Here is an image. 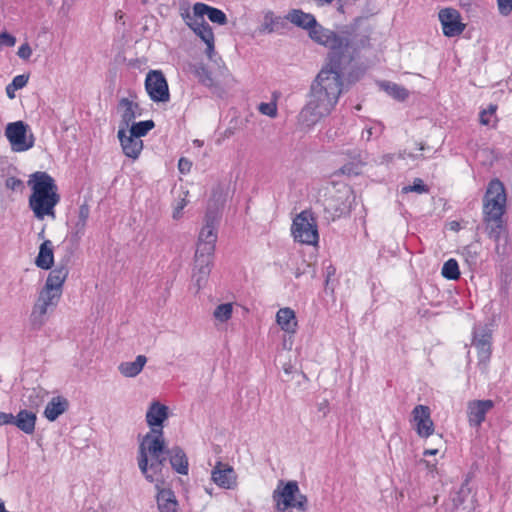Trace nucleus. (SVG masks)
<instances>
[{"label":"nucleus","mask_w":512,"mask_h":512,"mask_svg":"<svg viewBox=\"0 0 512 512\" xmlns=\"http://www.w3.org/2000/svg\"><path fill=\"white\" fill-rule=\"evenodd\" d=\"M352 60V55L327 58L311 84L309 101L300 112V119L306 126L316 124L335 108L343 92L342 77Z\"/></svg>","instance_id":"1"},{"label":"nucleus","mask_w":512,"mask_h":512,"mask_svg":"<svg viewBox=\"0 0 512 512\" xmlns=\"http://www.w3.org/2000/svg\"><path fill=\"white\" fill-rule=\"evenodd\" d=\"M506 201L503 183L499 179L491 180L483 198V221L489 238L497 244L507 235V225L503 219Z\"/></svg>","instance_id":"2"},{"label":"nucleus","mask_w":512,"mask_h":512,"mask_svg":"<svg viewBox=\"0 0 512 512\" xmlns=\"http://www.w3.org/2000/svg\"><path fill=\"white\" fill-rule=\"evenodd\" d=\"M27 183L32 190L29 207L34 216L39 220L46 216L55 218V207L60 202L55 180L47 172L37 171L30 175Z\"/></svg>","instance_id":"3"},{"label":"nucleus","mask_w":512,"mask_h":512,"mask_svg":"<svg viewBox=\"0 0 512 512\" xmlns=\"http://www.w3.org/2000/svg\"><path fill=\"white\" fill-rule=\"evenodd\" d=\"M273 500L279 511H285L288 508H295L299 511H305L307 509V497L300 493L296 481L284 483L281 480L273 492Z\"/></svg>","instance_id":"4"},{"label":"nucleus","mask_w":512,"mask_h":512,"mask_svg":"<svg viewBox=\"0 0 512 512\" xmlns=\"http://www.w3.org/2000/svg\"><path fill=\"white\" fill-rule=\"evenodd\" d=\"M291 232L294 240L307 245H316L319 240L317 219L311 210H303L293 219Z\"/></svg>","instance_id":"5"},{"label":"nucleus","mask_w":512,"mask_h":512,"mask_svg":"<svg viewBox=\"0 0 512 512\" xmlns=\"http://www.w3.org/2000/svg\"><path fill=\"white\" fill-rule=\"evenodd\" d=\"M166 447L162 428H152L140 442L138 448V466L141 472H146L147 458L166 454Z\"/></svg>","instance_id":"6"},{"label":"nucleus","mask_w":512,"mask_h":512,"mask_svg":"<svg viewBox=\"0 0 512 512\" xmlns=\"http://www.w3.org/2000/svg\"><path fill=\"white\" fill-rule=\"evenodd\" d=\"M308 31H309V36L311 37V39H313L315 42L322 44L330 49L328 58H331L334 55H336V56H350L351 55L349 53L348 39L343 38L341 35L323 28L317 22Z\"/></svg>","instance_id":"7"},{"label":"nucleus","mask_w":512,"mask_h":512,"mask_svg":"<svg viewBox=\"0 0 512 512\" xmlns=\"http://www.w3.org/2000/svg\"><path fill=\"white\" fill-rule=\"evenodd\" d=\"M60 299L51 292L40 290L29 317L32 329L40 330L46 324L48 313L57 307Z\"/></svg>","instance_id":"8"},{"label":"nucleus","mask_w":512,"mask_h":512,"mask_svg":"<svg viewBox=\"0 0 512 512\" xmlns=\"http://www.w3.org/2000/svg\"><path fill=\"white\" fill-rule=\"evenodd\" d=\"M5 136L14 152H24L31 149L35 143V137L29 125L19 120L8 123L5 128Z\"/></svg>","instance_id":"9"},{"label":"nucleus","mask_w":512,"mask_h":512,"mask_svg":"<svg viewBox=\"0 0 512 512\" xmlns=\"http://www.w3.org/2000/svg\"><path fill=\"white\" fill-rule=\"evenodd\" d=\"M145 89L154 102L166 103L170 100L168 83L160 70H151L147 73Z\"/></svg>","instance_id":"10"},{"label":"nucleus","mask_w":512,"mask_h":512,"mask_svg":"<svg viewBox=\"0 0 512 512\" xmlns=\"http://www.w3.org/2000/svg\"><path fill=\"white\" fill-rule=\"evenodd\" d=\"M218 221L219 216L217 212L207 211L205 215V224L199 233L197 242V248H200V251L206 253L215 251Z\"/></svg>","instance_id":"11"},{"label":"nucleus","mask_w":512,"mask_h":512,"mask_svg":"<svg viewBox=\"0 0 512 512\" xmlns=\"http://www.w3.org/2000/svg\"><path fill=\"white\" fill-rule=\"evenodd\" d=\"M492 334L489 330L482 328L473 332V346L477 349V366L482 372H486L492 355Z\"/></svg>","instance_id":"12"},{"label":"nucleus","mask_w":512,"mask_h":512,"mask_svg":"<svg viewBox=\"0 0 512 512\" xmlns=\"http://www.w3.org/2000/svg\"><path fill=\"white\" fill-rule=\"evenodd\" d=\"M411 422L419 437L428 438L434 433L435 425L431 418V409L426 405H416L411 412Z\"/></svg>","instance_id":"13"},{"label":"nucleus","mask_w":512,"mask_h":512,"mask_svg":"<svg viewBox=\"0 0 512 512\" xmlns=\"http://www.w3.org/2000/svg\"><path fill=\"white\" fill-rule=\"evenodd\" d=\"M343 33L345 36L342 37L348 39L349 48L357 50L369 46L371 29L363 19H356Z\"/></svg>","instance_id":"14"},{"label":"nucleus","mask_w":512,"mask_h":512,"mask_svg":"<svg viewBox=\"0 0 512 512\" xmlns=\"http://www.w3.org/2000/svg\"><path fill=\"white\" fill-rule=\"evenodd\" d=\"M211 480L220 488L233 490L238 485V475L234 468L222 461H217L211 470Z\"/></svg>","instance_id":"15"},{"label":"nucleus","mask_w":512,"mask_h":512,"mask_svg":"<svg viewBox=\"0 0 512 512\" xmlns=\"http://www.w3.org/2000/svg\"><path fill=\"white\" fill-rule=\"evenodd\" d=\"M349 190H337L333 195H330L324 200V210L331 217L332 220L349 213L350 202L348 201Z\"/></svg>","instance_id":"16"},{"label":"nucleus","mask_w":512,"mask_h":512,"mask_svg":"<svg viewBox=\"0 0 512 512\" xmlns=\"http://www.w3.org/2000/svg\"><path fill=\"white\" fill-rule=\"evenodd\" d=\"M439 20L442 25L443 34L447 37L460 35L466 25L461 22L460 13L454 8H444L439 11Z\"/></svg>","instance_id":"17"},{"label":"nucleus","mask_w":512,"mask_h":512,"mask_svg":"<svg viewBox=\"0 0 512 512\" xmlns=\"http://www.w3.org/2000/svg\"><path fill=\"white\" fill-rule=\"evenodd\" d=\"M214 252H203L200 248L196 249L194 259V277L196 284L200 288L205 282L211 272L213 265Z\"/></svg>","instance_id":"18"},{"label":"nucleus","mask_w":512,"mask_h":512,"mask_svg":"<svg viewBox=\"0 0 512 512\" xmlns=\"http://www.w3.org/2000/svg\"><path fill=\"white\" fill-rule=\"evenodd\" d=\"M494 407V402L487 400H472L467 404V417L469 425L480 427L486 419V415Z\"/></svg>","instance_id":"19"},{"label":"nucleus","mask_w":512,"mask_h":512,"mask_svg":"<svg viewBox=\"0 0 512 512\" xmlns=\"http://www.w3.org/2000/svg\"><path fill=\"white\" fill-rule=\"evenodd\" d=\"M69 274L66 264L56 266L48 275L46 283L42 290L51 292L61 298L63 293V285Z\"/></svg>","instance_id":"20"},{"label":"nucleus","mask_w":512,"mask_h":512,"mask_svg":"<svg viewBox=\"0 0 512 512\" xmlns=\"http://www.w3.org/2000/svg\"><path fill=\"white\" fill-rule=\"evenodd\" d=\"M164 481L155 484L157 490L156 502L160 512H180L179 503L174 491L163 487Z\"/></svg>","instance_id":"21"},{"label":"nucleus","mask_w":512,"mask_h":512,"mask_svg":"<svg viewBox=\"0 0 512 512\" xmlns=\"http://www.w3.org/2000/svg\"><path fill=\"white\" fill-rule=\"evenodd\" d=\"M118 138L123 150V153L135 160L139 157L142 149H143V141L138 139L131 134L129 136L126 135V130L119 129Z\"/></svg>","instance_id":"22"},{"label":"nucleus","mask_w":512,"mask_h":512,"mask_svg":"<svg viewBox=\"0 0 512 512\" xmlns=\"http://www.w3.org/2000/svg\"><path fill=\"white\" fill-rule=\"evenodd\" d=\"M118 109L121 111L120 129L127 130L136 116L141 115L139 105L128 98H122L119 101Z\"/></svg>","instance_id":"23"},{"label":"nucleus","mask_w":512,"mask_h":512,"mask_svg":"<svg viewBox=\"0 0 512 512\" xmlns=\"http://www.w3.org/2000/svg\"><path fill=\"white\" fill-rule=\"evenodd\" d=\"M172 469L181 475H187L189 471V462L184 450L179 446H174L166 451Z\"/></svg>","instance_id":"24"},{"label":"nucleus","mask_w":512,"mask_h":512,"mask_svg":"<svg viewBox=\"0 0 512 512\" xmlns=\"http://www.w3.org/2000/svg\"><path fill=\"white\" fill-rule=\"evenodd\" d=\"M166 460V454L147 458L146 472H141L145 479L151 483L155 482L161 484L162 480H160L158 476L162 473Z\"/></svg>","instance_id":"25"},{"label":"nucleus","mask_w":512,"mask_h":512,"mask_svg":"<svg viewBox=\"0 0 512 512\" xmlns=\"http://www.w3.org/2000/svg\"><path fill=\"white\" fill-rule=\"evenodd\" d=\"M37 416L34 412L26 409L20 410L9 424L15 425L26 434H33L35 431Z\"/></svg>","instance_id":"26"},{"label":"nucleus","mask_w":512,"mask_h":512,"mask_svg":"<svg viewBox=\"0 0 512 512\" xmlns=\"http://www.w3.org/2000/svg\"><path fill=\"white\" fill-rule=\"evenodd\" d=\"M168 418V408L159 402H154L146 413V421L152 428H162L163 422Z\"/></svg>","instance_id":"27"},{"label":"nucleus","mask_w":512,"mask_h":512,"mask_svg":"<svg viewBox=\"0 0 512 512\" xmlns=\"http://www.w3.org/2000/svg\"><path fill=\"white\" fill-rule=\"evenodd\" d=\"M193 10L198 15H207L209 20L213 23H217L219 25L227 24V16L220 9L211 7L205 3L197 2L194 4Z\"/></svg>","instance_id":"28"},{"label":"nucleus","mask_w":512,"mask_h":512,"mask_svg":"<svg viewBox=\"0 0 512 512\" xmlns=\"http://www.w3.org/2000/svg\"><path fill=\"white\" fill-rule=\"evenodd\" d=\"M286 19L290 21L292 24L306 30H309L316 24V18L314 17V15L306 13L300 9L291 10L287 14Z\"/></svg>","instance_id":"29"},{"label":"nucleus","mask_w":512,"mask_h":512,"mask_svg":"<svg viewBox=\"0 0 512 512\" xmlns=\"http://www.w3.org/2000/svg\"><path fill=\"white\" fill-rule=\"evenodd\" d=\"M68 400L64 397H53L47 404L44 415L49 421H55L61 414L68 409Z\"/></svg>","instance_id":"30"},{"label":"nucleus","mask_w":512,"mask_h":512,"mask_svg":"<svg viewBox=\"0 0 512 512\" xmlns=\"http://www.w3.org/2000/svg\"><path fill=\"white\" fill-rule=\"evenodd\" d=\"M276 321L282 330L295 333L297 320L295 312L290 308H281L276 314Z\"/></svg>","instance_id":"31"},{"label":"nucleus","mask_w":512,"mask_h":512,"mask_svg":"<svg viewBox=\"0 0 512 512\" xmlns=\"http://www.w3.org/2000/svg\"><path fill=\"white\" fill-rule=\"evenodd\" d=\"M54 262L53 244L50 240H45L39 248L38 256L36 257V265L44 270L52 267Z\"/></svg>","instance_id":"32"},{"label":"nucleus","mask_w":512,"mask_h":512,"mask_svg":"<svg viewBox=\"0 0 512 512\" xmlns=\"http://www.w3.org/2000/svg\"><path fill=\"white\" fill-rule=\"evenodd\" d=\"M146 362L147 358L144 355H138L135 361L122 362L118 369L120 373L125 377H135L142 371Z\"/></svg>","instance_id":"33"},{"label":"nucleus","mask_w":512,"mask_h":512,"mask_svg":"<svg viewBox=\"0 0 512 512\" xmlns=\"http://www.w3.org/2000/svg\"><path fill=\"white\" fill-rule=\"evenodd\" d=\"M192 73L198 79V81L201 84H203L204 86H206V87H212L213 86L214 81H213V78L211 76V73H210V71L208 70V68L204 64H202V63L195 64L192 67Z\"/></svg>","instance_id":"34"},{"label":"nucleus","mask_w":512,"mask_h":512,"mask_svg":"<svg viewBox=\"0 0 512 512\" xmlns=\"http://www.w3.org/2000/svg\"><path fill=\"white\" fill-rule=\"evenodd\" d=\"M155 126L152 120L140 121L137 123H132L130 127V134L138 139L140 137L145 136L151 129Z\"/></svg>","instance_id":"35"},{"label":"nucleus","mask_w":512,"mask_h":512,"mask_svg":"<svg viewBox=\"0 0 512 512\" xmlns=\"http://www.w3.org/2000/svg\"><path fill=\"white\" fill-rule=\"evenodd\" d=\"M442 275L449 280H457L460 278L458 262L455 259L447 260L442 267Z\"/></svg>","instance_id":"36"},{"label":"nucleus","mask_w":512,"mask_h":512,"mask_svg":"<svg viewBox=\"0 0 512 512\" xmlns=\"http://www.w3.org/2000/svg\"><path fill=\"white\" fill-rule=\"evenodd\" d=\"M89 215H90L89 205L86 203L80 205L79 210H78V219L75 223V230H76L77 234H79V233L82 234L84 232Z\"/></svg>","instance_id":"37"},{"label":"nucleus","mask_w":512,"mask_h":512,"mask_svg":"<svg viewBox=\"0 0 512 512\" xmlns=\"http://www.w3.org/2000/svg\"><path fill=\"white\" fill-rule=\"evenodd\" d=\"M384 88L390 96L399 101H404L409 96L406 88L395 83L388 82L384 85Z\"/></svg>","instance_id":"38"},{"label":"nucleus","mask_w":512,"mask_h":512,"mask_svg":"<svg viewBox=\"0 0 512 512\" xmlns=\"http://www.w3.org/2000/svg\"><path fill=\"white\" fill-rule=\"evenodd\" d=\"M233 313V305L231 303L220 304L214 310V317L216 320L224 323L227 322Z\"/></svg>","instance_id":"39"},{"label":"nucleus","mask_w":512,"mask_h":512,"mask_svg":"<svg viewBox=\"0 0 512 512\" xmlns=\"http://www.w3.org/2000/svg\"><path fill=\"white\" fill-rule=\"evenodd\" d=\"M363 162L360 159H354L352 162L344 164L340 168V173L347 176H357L361 173Z\"/></svg>","instance_id":"40"},{"label":"nucleus","mask_w":512,"mask_h":512,"mask_svg":"<svg viewBox=\"0 0 512 512\" xmlns=\"http://www.w3.org/2000/svg\"><path fill=\"white\" fill-rule=\"evenodd\" d=\"M194 33L199 36L207 46H212V41H214V34L212 28L207 22L202 24L197 29H194Z\"/></svg>","instance_id":"41"},{"label":"nucleus","mask_w":512,"mask_h":512,"mask_svg":"<svg viewBox=\"0 0 512 512\" xmlns=\"http://www.w3.org/2000/svg\"><path fill=\"white\" fill-rule=\"evenodd\" d=\"M182 17L185 21V23L194 31V29H197L202 24H204L206 21L204 20V15H198L196 12L193 11L191 14L189 11H186L185 14H182Z\"/></svg>","instance_id":"42"},{"label":"nucleus","mask_w":512,"mask_h":512,"mask_svg":"<svg viewBox=\"0 0 512 512\" xmlns=\"http://www.w3.org/2000/svg\"><path fill=\"white\" fill-rule=\"evenodd\" d=\"M383 132V126L381 124H374L370 127H366L361 134V138L366 141H370L373 137H379Z\"/></svg>","instance_id":"43"},{"label":"nucleus","mask_w":512,"mask_h":512,"mask_svg":"<svg viewBox=\"0 0 512 512\" xmlns=\"http://www.w3.org/2000/svg\"><path fill=\"white\" fill-rule=\"evenodd\" d=\"M403 192L404 193L416 192V193H419V194L428 193L429 192V187L423 182L422 179L416 178L413 181L412 185L403 187Z\"/></svg>","instance_id":"44"},{"label":"nucleus","mask_w":512,"mask_h":512,"mask_svg":"<svg viewBox=\"0 0 512 512\" xmlns=\"http://www.w3.org/2000/svg\"><path fill=\"white\" fill-rule=\"evenodd\" d=\"M497 105L490 104L487 109L480 112L479 120L482 125L488 126L492 122V117L495 116Z\"/></svg>","instance_id":"45"},{"label":"nucleus","mask_w":512,"mask_h":512,"mask_svg":"<svg viewBox=\"0 0 512 512\" xmlns=\"http://www.w3.org/2000/svg\"><path fill=\"white\" fill-rule=\"evenodd\" d=\"M279 17H274L272 13H268L264 17V22L262 24V31L267 33H272L275 31V26L280 23Z\"/></svg>","instance_id":"46"},{"label":"nucleus","mask_w":512,"mask_h":512,"mask_svg":"<svg viewBox=\"0 0 512 512\" xmlns=\"http://www.w3.org/2000/svg\"><path fill=\"white\" fill-rule=\"evenodd\" d=\"M258 109L263 115H267L272 118L277 116V105L274 102L260 103Z\"/></svg>","instance_id":"47"},{"label":"nucleus","mask_w":512,"mask_h":512,"mask_svg":"<svg viewBox=\"0 0 512 512\" xmlns=\"http://www.w3.org/2000/svg\"><path fill=\"white\" fill-rule=\"evenodd\" d=\"M183 194H184V197L180 198L174 207L173 219H175V220H178L182 217V211L188 204V200L186 199V197L188 196V191L184 192Z\"/></svg>","instance_id":"48"},{"label":"nucleus","mask_w":512,"mask_h":512,"mask_svg":"<svg viewBox=\"0 0 512 512\" xmlns=\"http://www.w3.org/2000/svg\"><path fill=\"white\" fill-rule=\"evenodd\" d=\"M497 7L502 16H509L512 13V0H497Z\"/></svg>","instance_id":"49"},{"label":"nucleus","mask_w":512,"mask_h":512,"mask_svg":"<svg viewBox=\"0 0 512 512\" xmlns=\"http://www.w3.org/2000/svg\"><path fill=\"white\" fill-rule=\"evenodd\" d=\"M29 76L28 75H17L13 78L10 83V87H13V90H19L26 86L28 83Z\"/></svg>","instance_id":"50"},{"label":"nucleus","mask_w":512,"mask_h":512,"mask_svg":"<svg viewBox=\"0 0 512 512\" xmlns=\"http://www.w3.org/2000/svg\"><path fill=\"white\" fill-rule=\"evenodd\" d=\"M15 43L16 38L13 35L7 32L0 33V46L13 47Z\"/></svg>","instance_id":"51"},{"label":"nucleus","mask_w":512,"mask_h":512,"mask_svg":"<svg viewBox=\"0 0 512 512\" xmlns=\"http://www.w3.org/2000/svg\"><path fill=\"white\" fill-rule=\"evenodd\" d=\"M5 186L10 190H18L23 188V181L16 177H8L5 181Z\"/></svg>","instance_id":"52"},{"label":"nucleus","mask_w":512,"mask_h":512,"mask_svg":"<svg viewBox=\"0 0 512 512\" xmlns=\"http://www.w3.org/2000/svg\"><path fill=\"white\" fill-rule=\"evenodd\" d=\"M336 273V268L332 265V264H329L327 267H326V275H325V289L328 290L330 289V281H331V278L335 275ZM334 291V287H331V292Z\"/></svg>","instance_id":"53"},{"label":"nucleus","mask_w":512,"mask_h":512,"mask_svg":"<svg viewBox=\"0 0 512 512\" xmlns=\"http://www.w3.org/2000/svg\"><path fill=\"white\" fill-rule=\"evenodd\" d=\"M17 54L20 58L27 60L32 55V49L28 43H24L19 47Z\"/></svg>","instance_id":"54"},{"label":"nucleus","mask_w":512,"mask_h":512,"mask_svg":"<svg viewBox=\"0 0 512 512\" xmlns=\"http://www.w3.org/2000/svg\"><path fill=\"white\" fill-rule=\"evenodd\" d=\"M191 162L185 158H181L178 162V168L181 173H186L190 171Z\"/></svg>","instance_id":"55"},{"label":"nucleus","mask_w":512,"mask_h":512,"mask_svg":"<svg viewBox=\"0 0 512 512\" xmlns=\"http://www.w3.org/2000/svg\"><path fill=\"white\" fill-rule=\"evenodd\" d=\"M13 419L12 413L0 412V426L9 424Z\"/></svg>","instance_id":"56"},{"label":"nucleus","mask_w":512,"mask_h":512,"mask_svg":"<svg viewBox=\"0 0 512 512\" xmlns=\"http://www.w3.org/2000/svg\"><path fill=\"white\" fill-rule=\"evenodd\" d=\"M406 157H409V158H412V159H416L417 156L412 154V153H407L406 150H403V151H400L398 154H397V158L398 159H405Z\"/></svg>","instance_id":"57"},{"label":"nucleus","mask_w":512,"mask_h":512,"mask_svg":"<svg viewBox=\"0 0 512 512\" xmlns=\"http://www.w3.org/2000/svg\"><path fill=\"white\" fill-rule=\"evenodd\" d=\"M397 157V154H385L382 156V163H390Z\"/></svg>","instance_id":"58"},{"label":"nucleus","mask_w":512,"mask_h":512,"mask_svg":"<svg viewBox=\"0 0 512 512\" xmlns=\"http://www.w3.org/2000/svg\"><path fill=\"white\" fill-rule=\"evenodd\" d=\"M16 90H13V87H10V84L7 85L6 87V93H7V96L10 98V99H13L15 97V92Z\"/></svg>","instance_id":"59"},{"label":"nucleus","mask_w":512,"mask_h":512,"mask_svg":"<svg viewBox=\"0 0 512 512\" xmlns=\"http://www.w3.org/2000/svg\"><path fill=\"white\" fill-rule=\"evenodd\" d=\"M458 1H459V5L462 8L468 9L471 6V0H458Z\"/></svg>","instance_id":"60"},{"label":"nucleus","mask_w":512,"mask_h":512,"mask_svg":"<svg viewBox=\"0 0 512 512\" xmlns=\"http://www.w3.org/2000/svg\"><path fill=\"white\" fill-rule=\"evenodd\" d=\"M423 462L426 464V467L429 471L433 472L436 469L435 463H430L429 461L423 460Z\"/></svg>","instance_id":"61"},{"label":"nucleus","mask_w":512,"mask_h":512,"mask_svg":"<svg viewBox=\"0 0 512 512\" xmlns=\"http://www.w3.org/2000/svg\"><path fill=\"white\" fill-rule=\"evenodd\" d=\"M438 453V449H426L424 451V456H428V455H436Z\"/></svg>","instance_id":"62"},{"label":"nucleus","mask_w":512,"mask_h":512,"mask_svg":"<svg viewBox=\"0 0 512 512\" xmlns=\"http://www.w3.org/2000/svg\"><path fill=\"white\" fill-rule=\"evenodd\" d=\"M207 54L208 56L211 58L212 57V53L214 52V41H212V46H207Z\"/></svg>","instance_id":"63"},{"label":"nucleus","mask_w":512,"mask_h":512,"mask_svg":"<svg viewBox=\"0 0 512 512\" xmlns=\"http://www.w3.org/2000/svg\"><path fill=\"white\" fill-rule=\"evenodd\" d=\"M417 145H418V150H419V151H422V150H424V149H425V144H424L423 142H420V143H418Z\"/></svg>","instance_id":"64"}]
</instances>
